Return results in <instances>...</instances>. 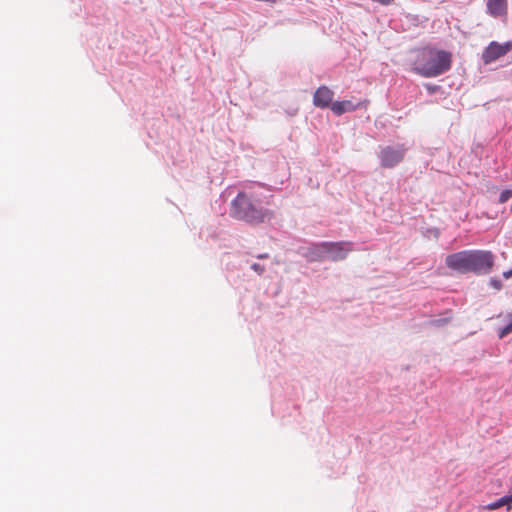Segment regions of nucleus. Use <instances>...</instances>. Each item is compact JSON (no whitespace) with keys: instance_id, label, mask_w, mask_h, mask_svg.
I'll list each match as a JSON object with an SVG mask.
<instances>
[{"instance_id":"nucleus-1","label":"nucleus","mask_w":512,"mask_h":512,"mask_svg":"<svg viewBox=\"0 0 512 512\" xmlns=\"http://www.w3.org/2000/svg\"><path fill=\"white\" fill-rule=\"evenodd\" d=\"M446 265L460 273L487 274L494 265V256L489 251H461L446 257Z\"/></svg>"},{"instance_id":"nucleus-2","label":"nucleus","mask_w":512,"mask_h":512,"mask_svg":"<svg viewBox=\"0 0 512 512\" xmlns=\"http://www.w3.org/2000/svg\"><path fill=\"white\" fill-rule=\"evenodd\" d=\"M451 65L452 54L450 52L425 48L418 54L413 70L423 77L431 78L447 72Z\"/></svg>"},{"instance_id":"nucleus-3","label":"nucleus","mask_w":512,"mask_h":512,"mask_svg":"<svg viewBox=\"0 0 512 512\" xmlns=\"http://www.w3.org/2000/svg\"><path fill=\"white\" fill-rule=\"evenodd\" d=\"M259 212L253 207L251 201L245 193H238L237 197L231 203V215L236 220L253 221L260 220L261 222L271 220V212H265L260 217Z\"/></svg>"},{"instance_id":"nucleus-4","label":"nucleus","mask_w":512,"mask_h":512,"mask_svg":"<svg viewBox=\"0 0 512 512\" xmlns=\"http://www.w3.org/2000/svg\"><path fill=\"white\" fill-rule=\"evenodd\" d=\"M405 152L406 149L403 146L384 147L379 153L381 166L384 168L395 167L404 159Z\"/></svg>"},{"instance_id":"nucleus-5","label":"nucleus","mask_w":512,"mask_h":512,"mask_svg":"<svg viewBox=\"0 0 512 512\" xmlns=\"http://www.w3.org/2000/svg\"><path fill=\"white\" fill-rule=\"evenodd\" d=\"M512 50V41L500 44L496 41L491 42L482 53V60L485 64H490L506 55Z\"/></svg>"},{"instance_id":"nucleus-6","label":"nucleus","mask_w":512,"mask_h":512,"mask_svg":"<svg viewBox=\"0 0 512 512\" xmlns=\"http://www.w3.org/2000/svg\"><path fill=\"white\" fill-rule=\"evenodd\" d=\"M321 248L325 257L333 261L344 259L351 250L350 243H324Z\"/></svg>"},{"instance_id":"nucleus-7","label":"nucleus","mask_w":512,"mask_h":512,"mask_svg":"<svg viewBox=\"0 0 512 512\" xmlns=\"http://www.w3.org/2000/svg\"><path fill=\"white\" fill-rule=\"evenodd\" d=\"M334 92L327 86H320L313 95V104L319 108H331Z\"/></svg>"},{"instance_id":"nucleus-8","label":"nucleus","mask_w":512,"mask_h":512,"mask_svg":"<svg viewBox=\"0 0 512 512\" xmlns=\"http://www.w3.org/2000/svg\"><path fill=\"white\" fill-rule=\"evenodd\" d=\"M487 11L493 17H503L507 15V0H487Z\"/></svg>"},{"instance_id":"nucleus-9","label":"nucleus","mask_w":512,"mask_h":512,"mask_svg":"<svg viewBox=\"0 0 512 512\" xmlns=\"http://www.w3.org/2000/svg\"><path fill=\"white\" fill-rule=\"evenodd\" d=\"M359 107V104H355L350 100L336 101L331 104V111L335 115H342L346 112H351L356 110Z\"/></svg>"},{"instance_id":"nucleus-10","label":"nucleus","mask_w":512,"mask_h":512,"mask_svg":"<svg viewBox=\"0 0 512 512\" xmlns=\"http://www.w3.org/2000/svg\"><path fill=\"white\" fill-rule=\"evenodd\" d=\"M503 506H506V508L508 507V500H507L506 496L498 499L497 501H495L493 503H490V504L484 506L483 509H485V510H496V509H499V508H501Z\"/></svg>"},{"instance_id":"nucleus-11","label":"nucleus","mask_w":512,"mask_h":512,"mask_svg":"<svg viewBox=\"0 0 512 512\" xmlns=\"http://www.w3.org/2000/svg\"><path fill=\"white\" fill-rule=\"evenodd\" d=\"M511 332H512V320L509 322V324L507 326H505L499 330L498 336H499V338L502 339Z\"/></svg>"},{"instance_id":"nucleus-12","label":"nucleus","mask_w":512,"mask_h":512,"mask_svg":"<svg viewBox=\"0 0 512 512\" xmlns=\"http://www.w3.org/2000/svg\"><path fill=\"white\" fill-rule=\"evenodd\" d=\"M510 197H512V190H504L500 194L499 202L500 203H505L506 201H508V199H510Z\"/></svg>"},{"instance_id":"nucleus-13","label":"nucleus","mask_w":512,"mask_h":512,"mask_svg":"<svg viewBox=\"0 0 512 512\" xmlns=\"http://www.w3.org/2000/svg\"><path fill=\"white\" fill-rule=\"evenodd\" d=\"M251 268L259 275L263 274L265 271V267L263 265H260L258 263L252 264Z\"/></svg>"},{"instance_id":"nucleus-14","label":"nucleus","mask_w":512,"mask_h":512,"mask_svg":"<svg viewBox=\"0 0 512 512\" xmlns=\"http://www.w3.org/2000/svg\"><path fill=\"white\" fill-rule=\"evenodd\" d=\"M491 284L496 288V289H500L501 288V282L499 280H491Z\"/></svg>"},{"instance_id":"nucleus-15","label":"nucleus","mask_w":512,"mask_h":512,"mask_svg":"<svg viewBox=\"0 0 512 512\" xmlns=\"http://www.w3.org/2000/svg\"><path fill=\"white\" fill-rule=\"evenodd\" d=\"M426 88L430 93H434L438 90V86L426 85Z\"/></svg>"},{"instance_id":"nucleus-16","label":"nucleus","mask_w":512,"mask_h":512,"mask_svg":"<svg viewBox=\"0 0 512 512\" xmlns=\"http://www.w3.org/2000/svg\"><path fill=\"white\" fill-rule=\"evenodd\" d=\"M503 277H504L505 279H509L510 277H512V268H511L510 270H508V271H505V272L503 273Z\"/></svg>"},{"instance_id":"nucleus-17","label":"nucleus","mask_w":512,"mask_h":512,"mask_svg":"<svg viewBox=\"0 0 512 512\" xmlns=\"http://www.w3.org/2000/svg\"><path fill=\"white\" fill-rule=\"evenodd\" d=\"M507 497V500H508V507H507V511H510L511 510V503H512V494L511 495H508L506 496Z\"/></svg>"},{"instance_id":"nucleus-18","label":"nucleus","mask_w":512,"mask_h":512,"mask_svg":"<svg viewBox=\"0 0 512 512\" xmlns=\"http://www.w3.org/2000/svg\"><path fill=\"white\" fill-rule=\"evenodd\" d=\"M267 257H268V254H260L257 256V258H259V259H265Z\"/></svg>"}]
</instances>
